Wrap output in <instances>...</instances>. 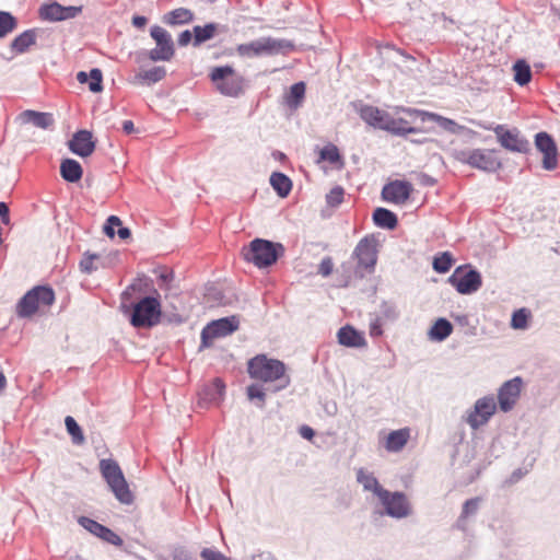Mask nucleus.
<instances>
[{
  "label": "nucleus",
  "mask_w": 560,
  "mask_h": 560,
  "mask_svg": "<svg viewBox=\"0 0 560 560\" xmlns=\"http://www.w3.org/2000/svg\"><path fill=\"white\" fill-rule=\"evenodd\" d=\"M240 322L236 316L223 317L212 320L201 331V347L209 348L218 338L226 337L238 329Z\"/></svg>",
  "instance_id": "8"
},
{
  "label": "nucleus",
  "mask_w": 560,
  "mask_h": 560,
  "mask_svg": "<svg viewBox=\"0 0 560 560\" xmlns=\"http://www.w3.org/2000/svg\"><path fill=\"white\" fill-rule=\"evenodd\" d=\"M513 70H514V80L520 85H525L530 81V79H532L530 67L524 60L516 61L515 65L513 66Z\"/></svg>",
  "instance_id": "37"
},
{
  "label": "nucleus",
  "mask_w": 560,
  "mask_h": 560,
  "mask_svg": "<svg viewBox=\"0 0 560 560\" xmlns=\"http://www.w3.org/2000/svg\"><path fill=\"white\" fill-rule=\"evenodd\" d=\"M247 396L250 400L258 399L260 400V407L264 406L265 402V393L259 385H250L247 387Z\"/></svg>",
  "instance_id": "46"
},
{
  "label": "nucleus",
  "mask_w": 560,
  "mask_h": 560,
  "mask_svg": "<svg viewBox=\"0 0 560 560\" xmlns=\"http://www.w3.org/2000/svg\"><path fill=\"white\" fill-rule=\"evenodd\" d=\"M0 217L4 224L9 223V221H10L9 208H8L7 203H4V202H0Z\"/></svg>",
  "instance_id": "55"
},
{
  "label": "nucleus",
  "mask_w": 560,
  "mask_h": 560,
  "mask_svg": "<svg viewBox=\"0 0 560 560\" xmlns=\"http://www.w3.org/2000/svg\"><path fill=\"white\" fill-rule=\"evenodd\" d=\"M54 302V290L46 285H37L21 298L15 306V313L21 318H31L46 313Z\"/></svg>",
  "instance_id": "2"
},
{
  "label": "nucleus",
  "mask_w": 560,
  "mask_h": 560,
  "mask_svg": "<svg viewBox=\"0 0 560 560\" xmlns=\"http://www.w3.org/2000/svg\"><path fill=\"white\" fill-rule=\"evenodd\" d=\"M409 438V429H400L393 431L388 434L386 439L385 447L389 452H398L407 444Z\"/></svg>",
  "instance_id": "26"
},
{
  "label": "nucleus",
  "mask_w": 560,
  "mask_h": 560,
  "mask_svg": "<svg viewBox=\"0 0 560 560\" xmlns=\"http://www.w3.org/2000/svg\"><path fill=\"white\" fill-rule=\"evenodd\" d=\"M100 469L116 499L124 504L132 503L133 495L117 462L102 459L100 462Z\"/></svg>",
  "instance_id": "5"
},
{
  "label": "nucleus",
  "mask_w": 560,
  "mask_h": 560,
  "mask_svg": "<svg viewBox=\"0 0 560 560\" xmlns=\"http://www.w3.org/2000/svg\"><path fill=\"white\" fill-rule=\"evenodd\" d=\"M77 79L80 83H85L89 81V89L93 93H98L103 90V74L102 71L97 68H94L88 74L84 71H80L77 74Z\"/></svg>",
  "instance_id": "27"
},
{
  "label": "nucleus",
  "mask_w": 560,
  "mask_h": 560,
  "mask_svg": "<svg viewBox=\"0 0 560 560\" xmlns=\"http://www.w3.org/2000/svg\"><path fill=\"white\" fill-rule=\"evenodd\" d=\"M412 190L409 182L394 180L383 187L382 197L387 202L404 205L410 198Z\"/></svg>",
  "instance_id": "16"
},
{
  "label": "nucleus",
  "mask_w": 560,
  "mask_h": 560,
  "mask_svg": "<svg viewBox=\"0 0 560 560\" xmlns=\"http://www.w3.org/2000/svg\"><path fill=\"white\" fill-rule=\"evenodd\" d=\"M370 334H371V336H374V337L382 335V329H381V325H380L378 320L374 322L371 325Z\"/></svg>",
  "instance_id": "57"
},
{
  "label": "nucleus",
  "mask_w": 560,
  "mask_h": 560,
  "mask_svg": "<svg viewBox=\"0 0 560 560\" xmlns=\"http://www.w3.org/2000/svg\"><path fill=\"white\" fill-rule=\"evenodd\" d=\"M118 236L122 240H126L130 236V230L128 228H120L117 232Z\"/></svg>",
  "instance_id": "61"
},
{
  "label": "nucleus",
  "mask_w": 560,
  "mask_h": 560,
  "mask_svg": "<svg viewBox=\"0 0 560 560\" xmlns=\"http://www.w3.org/2000/svg\"><path fill=\"white\" fill-rule=\"evenodd\" d=\"M522 380L515 377L502 385L499 392V405L501 410L509 411L513 408L521 393Z\"/></svg>",
  "instance_id": "20"
},
{
  "label": "nucleus",
  "mask_w": 560,
  "mask_h": 560,
  "mask_svg": "<svg viewBox=\"0 0 560 560\" xmlns=\"http://www.w3.org/2000/svg\"><path fill=\"white\" fill-rule=\"evenodd\" d=\"M247 372L252 378L265 383L275 382L280 378H285V385L289 383V378L284 375L285 365L283 362L269 359L265 354H258L250 359L247 364Z\"/></svg>",
  "instance_id": "3"
},
{
  "label": "nucleus",
  "mask_w": 560,
  "mask_h": 560,
  "mask_svg": "<svg viewBox=\"0 0 560 560\" xmlns=\"http://www.w3.org/2000/svg\"><path fill=\"white\" fill-rule=\"evenodd\" d=\"M345 190L341 187L332 188L326 195V201L330 207H337L343 201Z\"/></svg>",
  "instance_id": "44"
},
{
  "label": "nucleus",
  "mask_w": 560,
  "mask_h": 560,
  "mask_svg": "<svg viewBox=\"0 0 560 560\" xmlns=\"http://www.w3.org/2000/svg\"><path fill=\"white\" fill-rule=\"evenodd\" d=\"M213 385L218 389L219 393H222V390L225 387V385L221 378H214Z\"/></svg>",
  "instance_id": "62"
},
{
  "label": "nucleus",
  "mask_w": 560,
  "mask_h": 560,
  "mask_svg": "<svg viewBox=\"0 0 560 560\" xmlns=\"http://www.w3.org/2000/svg\"><path fill=\"white\" fill-rule=\"evenodd\" d=\"M319 273L323 275L324 277H327L331 273L332 271V261L330 258H325L322 260L320 265H319Z\"/></svg>",
  "instance_id": "51"
},
{
  "label": "nucleus",
  "mask_w": 560,
  "mask_h": 560,
  "mask_svg": "<svg viewBox=\"0 0 560 560\" xmlns=\"http://www.w3.org/2000/svg\"><path fill=\"white\" fill-rule=\"evenodd\" d=\"M209 78L221 94L237 96L244 90V78L231 66L212 68Z\"/></svg>",
  "instance_id": "7"
},
{
  "label": "nucleus",
  "mask_w": 560,
  "mask_h": 560,
  "mask_svg": "<svg viewBox=\"0 0 560 560\" xmlns=\"http://www.w3.org/2000/svg\"><path fill=\"white\" fill-rule=\"evenodd\" d=\"M34 44H35L34 32L25 31L13 39L11 47L16 52L22 54V52L26 51Z\"/></svg>",
  "instance_id": "36"
},
{
  "label": "nucleus",
  "mask_w": 560,
  "mask_h": 560,
  "mask_svg": "<svg viewBox=\"0 0 560 560\" xmlns=\"http://www.w3.org/2000/svg\"><path fill=\"white\" fill-rule=\"evenodd\" d=\"M317 159L316 163L325 167V164H328L330 168H342L345 162L340 155L338 148L332 143H327L323 148L316 149Z\"/></svg>",
  "instance_id": "22"
},
{
  "label": "nucleus",
  "mask_w": 560,
  "mask_h": 560,
  "mask_svg": "<svg viewBox=\"0 0 560 560\" xmlns=\"http://www.w3.org/2000/svg\"><path fill=\"white\" fill-rule=\"evenodd\" d=\"M98 259V256L95 254H85L80 261V269L82 272L91 273L96 270L95 260Z\"/></svg>",
  "instance_id": "43"
},
{
  "label": "nucleus",
  "mask_w": 560,
  "mask_h": 560,
  "mask_svg": "<svg viewBox=\"0 0 560 560\" xmlns=\"http://www.w3.org/2000/svg\"><path fill=\"white\" fill-rule=\"evenodd\" d=\"M81 8L78 7H63L58 2L43 4L39 8V18L44 21H63L74 18Z\"/></svg>",
  "instance_id": "18"
},
{
  "label": "nucleus",
  "mask_w": 560,
  "mask_h": 560,
  "mask_svg": "<svg viewBox=\"0 0 560 560\" xmlns=\"http://www.w3.org/2000/svg\"><path fill=\"white\" fill-rule=\"evenodd\" d=\"M79 523L88 529L93 535L100 537L101 539L114 545V546H121L122 539L114 533L108 527L97 523L94 520H91L89 517H81Z\"/></svg>",
  "instance_id": "21"
},
{
  "label": "nucleus",
  "mask_w": 560,
  "mask_h": 560,
  "mask_svg": "<svg viewBox=\"0 0 560 560\" xmlns=\"http://www.w3.org/2000/svg\"><path fill=\"white\" fill-rule=\"evenodd\" d=\"M405 113H407L409 116H419L421 117L422 121L425 120H433L435 121L442 129L451 132V133H458L463 127L459 126L454 120L443 117L441 115H438L435 113L424 112V110H418V109H404Z\"/></svg>",
  "instance_id": "23"
},
{
  "label": "nucleus",
  "mask_w": 560,
  "mask_h": 560,
  "mask_svg": "<svg viewBox=\"0 0 560 560\" xmlns=\"http://www.w3.org/2000/svg\"><path fill=\"white\" fill-rule=\"evenodd\" d=\"M60 175L69 183H77L82 178L83 170L78 161L65 159L60 164Z\"/></svg>",
  "instance_id": "25"
},
{
  "label": "nucleus",
  "mask_w": 560,
  "mask_h": 560,
  "mask_svg": "<svg viewBox=\"0 0 560 560\" xmlns=\"http://www.w3.org/2000/svg\"><path fill=\"white\" fill-rule=\"evenodd\" d=\"M166 75V70L164 67L158 66L153 67L149 70L139 71L133 79L135 84L141 85H151L161 80H163Z\"/></svg>",
  "instance_id": "24"
},
{
  "label": "nucleus",
  "mask_w": 560,
  "mask_h": 560,
  "mask_svg": "<svg viewBox=\"0 0 560 560\" xmlns=\"http://www.w3.org/2000/svg\"><path fill=\"white\" fill-rule=\"evenodd\" d=\"M270 185L281 198H285L292 189L291 179L280 172H275L271 174Z\"/></svg>",
  "instance_id": "30"
},
{
  "label": "nucleus",
  "mask_w": 560,
  "mask_h": 560,
  "mask_svg": "<svg viewBox=\"0 0 560 560\" xmlns=\"http://www.w3.org/2000/svg\"><path fill=\"white\" fill-rule=\"evenodd\" d=\"M150 34L155 40L156 47L149 51V59L151 61H170L175 55L171 34L158 25L151 27Z\"/></svg>",
  "instance_id": "10"
},
{
  "label": "nucleus",
  "mask_w": 560,
  "mask_h": 560,
  "mask_svg": "<svg viewBox=\"0 0 560 560\" xmlns=\"http://www.w3.org/2000/svg\"><path fill=\"white\" fill-rule=\"evenodd\" d=\"M70 151L81 158L90 156L95 150L92 132L88 130L77 131L68 143Z\"/></svg>",
  "instance_id": "19"
},
{
  "label": "nucleus",
  "mask_w": 560,
  "mask_h": 560,
  "mask_svg": "<svg viewBox=\"0 0 560 560\" xmlns=\"http://www.w3.org/2000/svg\"><path fill=\"white\" fill-rule=\"evenodd\" d=\"M299 432H300L302 438H304V439H306L308 441H311L314 438V435H315L314 430L311 427H308V425H302L300 428Z\"/></svg>",
  "instance_id": "54"
},
{
  "label": "nucleus",
  "mask_w": 560,
  "mask_h": 560,
  "mask_svg": "<svg viewBox=\"0 0 560 560\" xmlns=\"http://www.w3.org/2000/svg\"><path fill=\"white\" fill-rule=\"evenodd\" d=\"M386 509V513L396 518H402L411 513L410 504L401 492H381L378 498Z\"/></svg>",
  "instance_id": "12"
},
{
  "label": "nucleus",
  "mask_w": 560,
  "mask_h": 560,
  "mask_svg": "<svg viewBox=\"0 0 560 560\" xmlns=\"http://www.w3.org/2000/svg\"><path fill=\"white\" fill-rule=\"evenodd\" d=\"M453 265V258L450 253H443L441 256L435 257L433 260V268L440 273L447 272Z\"/></svg>",
  "instance_id": "41"
},
{
  "label": "nucleus",
  "mask_w": 560,
  "mask_h": 560,
  "mask_svg": "<svg viewBox=\"0 0 560 560\" xmlns=\"http://www.w3.org/2000/svg\"><path fill=\"white\" fill-rule=\"evenodd\" d=\"M495 408L497 406L493 398H480L476 401L474 410L468 413L466 421L474 430H476L489 421L491 416L494 413Z\"/></svg>",
  "instance_id": "14"
},
{
  "label": "nucleus",
  "mask_w": 560,
  "mask_h": 560,
  "mask_svg": "<svg viewBox=\"0 0 560 560\" xmlns=\"http://www.w3.org/2000/svg\"><path fill=\"white\" fill-rule=\"evenodd\" d=\"M192 19H194L192 12L186 8H177L175 10L168 12L164 16V21L171 25L186 24V23L191 22Z\"/></svg>",
  "instance_id": "35"
},
{
  "label": "nucleus",
  "mask_w": 560,
  "mask_h": 560,
  "mask_svg": "<svg viewBox=\"0 0 560 560\" xmlns=\"http://www.w3.org/2000/svg\"><path fill=\"white\" fill-rule=\"evenodd\" d=\"M382 129L390 131L392 133L397 135V136H404L406 133L417 131L416 128L408 127V122L406 119L394 118L389 115H387V118H386Z\"/></svg>",
  "instance_id": "29"
},
{
  "label": "nucleus",
  "mask_w": 560,
  "mask_h": 560,
  "mask_svg": "<svg viewBox=\"0 0 560 560\" xmlns=\"http://www.w3.org/2000/svg\"><path fill=\"white\" fill-rule=\"evenodd\" d=\"M65 424L68 433L72 438V442L78 445L82 444L84 442V435L77 421L71 416H67L65 419Z\"/></svg>",
  "instance_id": "39"
},
{
  "label": "nucleus",
  "mask_w": 560,
  "mask_h": 560,
  "mask_svg": "<svg viewBox=\"0 0 560 560\" xmlns=\"http://www.w3.org/2000/svg\"><path fill=\"white\" fill-rule=\"evenodd\" d=\"M453 331L452 324L445 318H439L429 331L432 340L442 341Z\"/></svg>",
  "instance_id": "34"
},
{
  "label": "nucleus",
  "mask_w": 560,
  "mask_h": 560,
  "mask_svg": "<svg viewBox=\"0 0 560 560\" xmlns=\"http://www.w3.org/2000/svg\"><path fill=\"white\" fill-rule=\"evenodd\" d=\"M292 47L293 45L287 40L262 37L249 43L237 45L236 54L244 58H256L260 56L277 55Z\"/></svg>",
  "instance_id": "6"
},
{
  "label": "nucleus",
  "mask_w": 560,
  "mask_h": 560,
  "mask_svg": "<svg viewBox=\"0 0 560 560\" xmlns=\"http://www.w3.org/2000/svg\"><path fill=\"white\" fill-rule=\"evenodd\" d=\"M338 341L342 346L350 347V325H345L339 329Z\"/></svg>",
  "instance_id": "49"
},
{
  "label": "nucleus",
  "mask_w": 560,
  "mask_h": 560,
  "mask_svg": "<svg viewBox=\"0 0 560 560\" xmlns=\"http://www.w3.org/2000/svg\"><path fill=\"white\" fill-rule=\"evenodd\" d=\"M160 280H162L163 282H168L172 280L173 278V273L171 271H162L159 276Z\"/></svg>",
  "instance_id": "60"
},
{
  "label": "nucleus",
  "mask_w": 560,
  "mask_h": 560,
  "mask_svg": "<svg viewBox=\"0 0 560 560\" xmlns=\"http://www.w3.org/2000/svg\"><path fill=\"white\" fill-rule=\"evenodd\" d=\"M365 345L366 342L362 334L352 328V348L364 347Z\"/></svg>",
  "instance_id": "52"
},
{
  "label": "nucleus",
  "mask_w": 560,
  "mask_h": 560,
  "mask_svg": "<svg viewBox=\"0 0 560 560\" xmlns=\"http://www.w3.org/2000/svg\"><path fill=\"white\" fill-rule=\"evenodd\" d=\"M282 253L283 246L281 244H275L261 238L252 241L249 246L243 249L244 258L258 268L273 265Z\"/></svg>",
  "instance_id": "4"
},
{
  "label": "nucleus",
  "mask_w": 560,
  "mask_h": 560,
  "mask_svg": "<svg viewBox=\"0 0 560 560\" xmlns=\"http://www.w3.org/2000/svg\"><path fill=\"white\" fill-rule=\"evenodd\" d=\"M120 225H121V220L116 215H110L106 221V224L104 226V232L107 236L114 237L115 236V226H120Z\"/></svg>",
  "instance_id": "47"
},
{
  "label": "nucleus",
  "mask_w": 560,
  "mask_h": 560,
  "mask_svg": "<svg viewBox=\"0 0 560 560\" xmlns=\"http://www.w3.org/2000/svg\"><path fill=\"white\" fill-rule=\"evenodd\" d=\"M22 117L25 121L31 122L42 129H47L54 124V118L50 113L25 110L22 113Z\"/></svg>",
  "instance_id": "28"
},
{
  "label": "nucleus",
  "mask_w": 560,
  "mask_h": 560,
  "mask_svg": "<svg viewBox=\"0 0 560 560\" xmlns=\"http://www.w3.org/2000/svg\"><path fill=\"white\" fill-rule=\"evenodd\" d=\"M357 480L359 483L363 486L364 490L372 491L378 498L381 497V492L386 491L378 485L376 478L372 474L363 469H360L358 471Z\"/></svg>",
  "instance_id": "33"
},
{
  "label": "nucleus",
  "mask_w": 560,
  "mask_h": 560,
  "mask_svg": "<svg viewBox=\"0 0 560 560\" xmlns=\"http://www.w3.org/2000/svg\"><path fill=\"white\" fill-rule=\"evenodd\" d=\"M373 220L377 226L383 229L393 230L397 225L396 214L385 208H377L373 213Z\"/></svg>",
  "instance_id": "32"
},
{
  "label": "nucleus",
  "mask_w": 560,
  "mask_h": 560,
  "mask_svg": "<svg viewBox=\"0 0 560 560\" xmlns=\"http://www.w3.org/2000/svg\"><path fill=\"white\" fill-rule=\"evenodd\" d=\"M417 179L423 186H433L435 184V179L433 177L423 173L418 174Z\"/></svg>",
  "instance_id": "53"
},
{
  "label": "nucleus",
  "mask_w": 560,
  "mask_h": 560,
  "mask_svg": "<svg viewBox=\"0 0 560 560\" xmlns=\"http://www.w3.org/2000/svg\"><path fill=\"white\" fill-rule=\"evenodd\" d=\"M201 558L203 560H231L226 556H224L222 552L211 549V548H205L201 553Z\"/></svg>",
  "instance_id": "48"
},
{
  "label": "nucleus",
  "mask_w": 560,
  "mask_h": 560,
  "mask_svg": "<svg viewBox=\"0 0 560 560\" xmlns=\"http://www.w3.org/2000/svg\"><path fill=\"white\" fill-rule=\"evenodd\" d=\"M493 131L495 132L500 144L506 150L513 152H526L528 150V141L521 138L516 129L506 130L502 125H498Z\"/></svg>",
  "instance_id": "17"
},
{
  "label": "nucleus",
  "mask_w": 560,
  "mask_h": 560,
  "mask_svg": "<svg viewBox=\"0 0 560 560\" xmlns=\"http://www.w3.org/2000/svg\"><path fill=\"white\" fill-rule=\"evenodd\" d=\"M15 26V19L10 13L0 11V38L11 33Z\"/></svg>",
  "instance_id": "40"
},
{
  "label": "nucleus",
  "mask_w": 560,
  "mask_h": 560,
  "mask_svg": "<svg viewBox=\"0 0 560 560\" xmlns=\"http://www.w3.org/2000/svg\"><path fill=\"white\" fill-rule=\"evenodd\" d=\"M478 509V499H470L467 500L464 504L463 509V516H468L469 514H472Z\"/></svg>",
  "instance_id": "50"
},
{
  "label": "nucleus",
  "mask_w": 560,
  "mask_h": 560,
  "mask_svg": "<svg viewBox=\"0 0 560 560\" xmlns=\"http://www.w3.org/2000/svg\"><path fill=\"white\" fill-rule=\"evenodd\" d=\"M387 115V113L382 112L378 108L372 106H366L361 109L362 119L365 120L368 124L381 129L384 126Z\"/></svg>",
  "instance_id": "31"
},
{
  "label": "nucleus",
  "mask_w": 560,
  "mask_h": 560,
  "mask_svg": "<svg viewBox=\"0 0 560 560\" xmlns=\"http://www.w3.org/2000/svg\"><path fill=\"white\" fill-rule=\"evenodd\" d=\"M448 281L462 294L476 292L481 285V276L476 270L463 271L462 268L455 270Z\"/></svg>",
  "instance_id": "13"
},
{
  "label": "nucleus",
  "mask_w": 560,
  "mask_h": 560,
  "mask_svg": "<svg viewBox=\"0 0 560 560\" xmlns=\"http://www.w3.org/2000/svg\"><path fill=\"white\" fill-rule=\"evenodd\" d=\"M535 144L544 154L542 166L545 170H553L558 164V150L556 142L547 132H538L535 137Z\"/></svg>",
  "instance_id": "15"
},
{
  "label": "nucleus",
  "mask_w": 560,
  "mask_h": 560,
  "mask_svg": "<svg viewBox=\"0 0 560 560\" xmlns=\"http://www.w3.org/2000/svg\"><path fill=\"white\" fill-rule=\"evenodd\" d=\"M528 313L522 308L516 311L512 316V327L515 329H524L527 326Z\"/></svg>",
  "instance_id": "45"
},
{
  "label": "nucleus",
  "mask_w": 560,
  "mask_h": 560,
  "mask_svg": "<svg viewBox=\"0 0 560 560\" xmlns=\"http://www.w3.org/2000/svg\"><path fill=\"white\" fill-rule=\"evenodd\" d=\"M217 32V26L212 23L205 26L194 27V45L199 46L201 43L211 39Z\"/></svg>",
  "instance_id": "38"
},
{
  "label": "nucleus",
  "mask_w": 560,
  "mask_h": 560,
  "mask_svg": "<svg viewBox=\"0 0 560 560\" xmlns=\"http://www.w3.org/2000/svg\"><path fill=\"white\" fill-rule=\"evenodd\" d=\"M305 95V84L303 82L295 83L290 89V103L294 106H299Z\"/></svg>",
  "instance_id": "42"
},
{
  "label": "nucleus",
  "mask_w": 560,
  "mask_h": 560,
  "mask_svg": "<svg viewBox=\"0 0 560 560\" xmlns=\"http://www.w3.org/2000/svg\"><path fill=\"white\" fill-rule=\"evenodd\" d=\"M122 130L127 133V135H130L135 131V125L131 120H125L122 122Z\"/></svg>",
  "instance_id": "59"
},
{
  "label": "nucleus",
  "mask_w": 560,
  "mask_h": 560,
  "mask_svg": "<svg viewBox=\"0 0 560 560\" xmlns=\"http://www.w3.org/2000/svg\"><path fill=\"white\" fill-rule=\"evenodd\" d=\"M191 40V33L189 31H184L179 37H178V44L180 46H186L190 43Z\"/></svg>",
  "instance_id": "56"
},
{
  "label": "nucleus",
  "mask_w": 560,
  "mask_h": 560,
  "mask_svg": "<svg viewBox=\"0 0 560 560\" xmlns=\"http://www.w3.org/2000/svg\"><path fill=\"white\" fill-rule=\"evenodd\" d=\"M132 24L139 28L143 27L147 24V18L140 15L133 16Z\"/></svg>",
  "instance_id": "58"
},
{
  "label": "nucleus",
  "mask_w": 560,
  "mask_h": 560,
  "mask_svg": "<svg viewBox=\"0 0 560 560\" xmlns=\"http://www.w3.org/2000/svg\"><path fill=\"white\" fill-rule=\"evenodd\" d=\"M5 384H7L5 376L2 373H0V393L4 389Z\"/></svg>",
  "instance_id": "63"
},
{
  "label": "nucleus",
  "mask_w": 560,
  "mask_h": 560,
  "mask_svg": "<svg viewBox=\"0 0 560 560\" xmlns=\"http://www.w3.org/2000/svg\"><path fill=\"white\" fill-rule=\"evenodd\" d=\"M121 307L135 328H151L160 324V294L147 277H139L121 294Z\"/></svg>",
  "instance_id": "1"
},
{
  "label": "nucleus",
  "mask_w": 560,
  "mask_h": 560,
  "mask_svg": "<svg viewBox=\"0 0 560 560\" xmlns=\"http://www.w3.org/2000/svg\"><path fill=\"white\" fill-rule=\"evenodd\" d=\"M355 255L358 258L357 272L364 269L368 273H372L377 260V241L373 236L363 238L357 245Z\"/></svg>",
  "instance_id": "11"
},
{
  "label": "nucleus",
  "mask_w": 560,
  "mask_h": 560,
  "mask_svg": "<svg viewBox=\"0 0 560 560\" xmlns=\"http://www.w3.org/2000/svg\"><path fill=\"white\" fill-rule=\"evenodd\" d=\"M455 156L462 163L488 172H493L501 165L492 151L481 149L460 150L455 153Z\"/></svg>",
  "instance_id": "9"
}]
</instances>
